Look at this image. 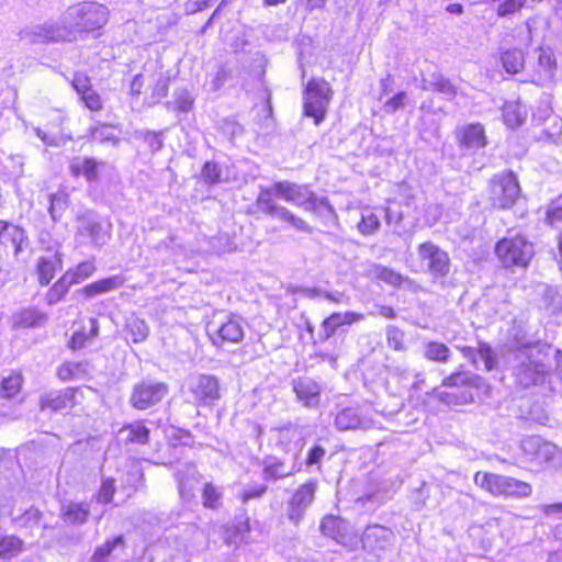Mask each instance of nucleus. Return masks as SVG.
I'll list each match as a JSON object with an SVG mask.
<instances>
[{"mask_svg": "<svg viewBox=\"0 0 562 562\" xmlns=\"http://www.w3.org/2000/svg\"><path fill=\"white\" fill-rule=\"evenodd\" d=\"M90 510L87 505L79 503L72 506V524H83L88 520Z\"/></svg>", "mask_w": 562, "mask_h": 562, "instance_id": "50", "label": "nucleus"}, {"mask_svg": "<svg viewBox=\"0 0 562 562\" xmlns=\"http://www.w3.org/2000/svg\"><path fill=\"white\" fill-rule=\"evenodd\" d=\"M526 4V0H504L498 4L496 13L498 16H507L519 12Z\"/></svg>", "mask_w": 562, "mask_h": 562, "instance_id": "46", "label": "nucleus"}, {"mask_svg": "<svg viewBox=\"0 0 562 562\" xmlns=\"http://www.w3.org/2000/svg\"><path fill=\"white\" fill-rule=\"evenodd\" d=\"M389 530L383 526H367L360 538L362 548L369 551L383 549L389 540Z\"/></svg>", "mask_w": 562, "mask_h": 562, "instance_id": "22", "label": "nucleus"}, {"mask_svg": "<svg viewBox=\"0 0 562 562\" xmlns=\"http://www.w3.org/2000/svg\"><path fill=\"white\" fill-rule=\"evenodd\" d=\"M340 430L360 429L364 427L361 416L355 408L346 407L338 412L335 419Z\"/></svg>", "mask_w": 562, "mask_h": 562, "instance_id": "32", "label": "nucleus"}, {"mask_svg": "<svg viewBox=\"0 0 562 562\" xmlns=\"http://www.w3.org/2000/svg\"><path fill=\"white\" fill-rule=\"evenodd\" d=\"M209 340L216 348L239 344L244 340L243 318L236 313H214L205 324Z\"/></svg>", "mask_w": 562, "mask_h": 562, "instance_id": "5", "label": "nucleus"}, {"mask_svg": "<svg viewBox=\"0 0 562 562\" xmlns=\"http://www.w3.org/2000/svg\"><path fill=\"white\" fill-rule=\"evenodd\" d=\"M289 473L284 471L283 462H274L263 468V477L266 480H278L285 477Z\"/></svg>", "mask_w": 562, "mask_h": 562, "instance_id": "47", "label": "nucleus"}, {"mask_svg": "<svg viewBox=\"0 0 562 562\" xmlns=\"http://www.w3.org/2000/svg\"><path fill=\"white\" fill-rule=\"evenodd\" d=\"M58 375L61 380H68L70 378V367L67 364L61 366L58 369Z\"/></svg>", "mask_w": 562, "mask_h": 562, "instance_id": "63", "label": "nucleus"}, {"mask_svg": "<svg viewBox=\"0 0 562 562\" xmlns=\"http://www.w3.org/2000/svg\"><path fill=\"white\" fill-rule=\"evenodd\" d=\"M213 1L214 0H195L194 8L192 11L193 12L203 11L206 8H209L213 3Z\"/></svg>", "mask_w": 562, "mask_h": 562, "instance_id": "58", "label": "nucleus"}, {"mask_svg": "<svg viewBox=\"0 0 562 562\" xmlns=\"http://www.w3.org/2000/svg\"><path fill=\"white\" fill-rule=\"evenodd\" d=\"M459 351L462 353V356L473 363L475 362L473 358L474 351L482 358L484 361V367L486 371H492L495 368V357L494 351L491 347V345L486 341L480 340L477 342L476 349L470 347V346H460L458 347Z\"/></svg>", "mask_w": 562, "mask_h": 562, "instance_id": "27", "label": "nucleus"}, {"mask_svg": "<svg viewBox=\"0 0 562 562\" xmlns=\"http://www.w3.org/2000/svg\"><path fill=\"white\" fill-rule=\"evenodd\" d=\"M95 271V266L91 261H85L79 263L76 267V270L72 272V283L79 282L83 279L89 278Z\"/></svg>", "mask_w": 562, "mask_h": 562, "instance_id": "48", "label": "nucleus"}, {"mask_svg": "<svg viewBox=\"0 0 562 562\" xmlns=\"http://www.w3.org/2000/svg\"><path fill=\"white\" fill-rule=\"evenodd\" d=\"M473 481L482 491L498 498L522 499L533 492L529 482L488 471H476Z\"/></svg>", "mask_w": 562, "mask_h": 562, "instance_id": "3", "label": "nucleus"}, {"mask_svg": "<svg viewBox=\"0 0 562 562\" xmlns=\"http://www.w3.org/2000/svg\"><path fill=\"white\" fill-rule=\"evenodd\" d=\"M417 255L432 280H443L449 277L452 266L449 252L432 240L420 243L417 246Z\"/></svg>", "mask_w": 562, "mask_h": 562, "instance_id": "8", "label": "nucleus"}, {"mask_svg": "<svg viewBox=\"0 0 562 562\" xmlns=\"http://www.w3.org/2000/svg\"><path fill=\"white\" fill-rule=\"evenodd\" d=\"M266 492H267L266 485H258L254 488L244 491L241 494V501L248 502L250 499L260 498L261 496L265 495Z\"/></svg>", "mask_w": 562, "mask_h": 562, "instance_id": "53", "label": "nucleus"}, {"mask_svg": "<svg viewBox=\"0 0 562 562\" xmlns=\"http://www.w3.org/2000/svg\"><path fill=\"white\" fill-rule=\"evenodd\" d=\"M386 342L390 348L395 351L405 349L404 331L398 327L389 326L386 329Z\"/></svg>", "mask_w": 562, "mask_h": 562, "instance_id": "44", "label": "nucleus"}, {"mask_svg": "<svg viewBox=\"0 0 562 562\" xmlns=\"http://www.w3.org/2000/svg\"><path fill=\"white\" fill-rule=\"evenodd\" d=\"M369 277L376 283H385L395 289H400L406 281V278L400 272L390 267L381 265H375L372 267L369 270Z\"/></svg>", "mask_w": 562, "mask_h": 562, "instance_id": "23", "label": "nucleus"}, {"mask_svg": "<svg viewBox=\"0 0 562 562\" xmlns=\"http://www.w3.org/2000/svg\"><path fill=\"white\" fill-rule=\"evenodd\" d=\"M522 457L529 464L538 469L550 465L557 454V447L539 436L525 438L520 445Z\"/></svg>", "mask_w": 562, "mask_h": 562, "instance_id": "11", "label": "nucleus"}, {"mask_svg": "<svg viewBox=\"0 0 562 562\" xmlns=\"http://www.w3.org/2000/svg\"><path fill=\"white\" fill-rule=\"evenodd\" d=\"M493 252L502 269L527 270L536 258V245L522 233L507 234L496 240Z\"/></svg>", "mask_w": 562, "mask_h": 562, "instance_id": "2", "label": "nucleus"}, {"mask_svg": "<svg viewBox=\"0 0 562 562\" xmlns=\"http://www.w3.org/2000/svg\"><path fill=\"white\" fill-rule=\"evenodd\" d=\"M250 531V522L248 518H245L244 521L240 524V527H229L227 528L228 537L232 538L236 536L237 532H240L241 535H245Z\"/></svg>", "mask_w": 562, "mask_h": 562, "instance_id": "55", "label": "nucleus"}, {"mask_svg": "<svg viewBox=\"0 0 562 562\" xmlns=\"http://www.w3.org/2000/svg\"><path fill=\"white\" fill-rule=\"evenodd\" d=\"M116 493L115 480L106 477L102 481L99 491L95 494V499L101 504H109L113 501Z\"/></svg>", "mask_w": 562, "mask_h": 562, "instance_id": "42", "label": "nucleus"}, {"mask_svg": "<svg viewBox=\"0 0 562 562\" xmlns=\"http://www.w3.org/2000/svg\"><path fill=\"white\" fill-rule=\"evenodd\" d=\"M321 532L340 544L347 542L348 529L347 524L340 517L326 515L319 525Z\"/></svg>", "mask_w": 562, "mask_h": 562, "instance_id": "20", "label": "nucleus"}, {"mask_svg": "<svg viewBox=\"0 0 562 562\" xmlns=\"http://www.w3.org/2000/svg\"><path fill=\"white\" fill-rule=\"evenodd\" d=\"M20 519L24 521V525H27L29 522H33L37 525L41 520V513L38 510L29 509L25 510L21 516Z\"/></svg>", "mask_w": 562, "mask_h": 562, "instance_id": "54", "label": "nucleus"}, {"mask_svg": "<svg viewBox=\"0 0 562 562\" xmlns=\"http://www.w3.org/2000/svg\"><path fill=\"white\" fill-rule=\"evenodd\" d=\"M423 356L429 362L446 364L451 360L452 351L442 341L429 340L424 344Z\"/></svg>", "mask_w": 562, "mask_h": 562, "instance_id": "28", "label": "nucleus"}, {"mask_svg": "<svg viewBox=\"0 0 562 562\" xmlns=\"http://www.w3.org/2000/svg\"><path fill=\"white\" fill-rule=\"evenodd\" d=\"M124 281L125 279L122 276H112L99 279L85 285L79 291V294H81L86 299H90L121 288L124 284Z\"/></svg>", "mask_w": 562, "mask_h": 562, "instance_id": "21", "label": "nucleus"}, {"mask_svg": "<svg viewBox=\"0 0 562 562\" xmlns=\"http://www.w3.org/2000/svg\"><path fill=\"white\" fill-rule=\"evenodd\" d=\"M446 11L451 14H461L463 12V7L460 3H450L447 5Z\"/></svg>", "mask_w": 562, "mask_h": 562, "instance_id": "60", "label": "nucleus"}, {"mask_svg": "<svg viewBox=\"0 0 562 562\" xmlns=\"http://www.w3.org/2000/svg\"><path fill=\"white\" fill-rule=\"evenodd\" d=\"M483 378L481 375L473 374L467 371L463 366H460L441 380V386L460 391L458 393L443 392L439 398L448 405L470 404L474 401L472 391L480 390Z\"/></svg>", "mask_w": 562, "mask_h": 562, "instance_id": "6", "label": "nucleus"}, {"mask_svg": "<svg viewBox=\"0 0 562 562\" xmlns=\"http://www.w3.org/2000/svg\"><path fill=\"white\" fill-rule=\"evenodd\" d=\"M24 550V541L15 535L0 537V559L10 561L21 554Z\"/></svg>", "mask_w": 562, "mask_h": 562, "instance_id": "30", "label": "nucleus"}, {"mask_svg": "<svg viewBox=\"0 0 562 562\" xmlns=\"http://www.w3.org/2000/svg\"><path fill=\"white\" fill-rule=\"evenodd\" d=\"M24 376L22 372L13 370L0 381V398L10 401L15 398L23 389Z\"/></svg>", "mask_w": 562, "mask_h": 562, "instance_id": "26", "label": "nucleus"}, {"mask_svg": "<svg viewBox=\"0 0 562 562\" xmlns=\"http://www.w3.org/2000/svg\"><path fill=\"white\" fill-rule=\"evenodd\" d=\"M196 405H211L222 396L220 381L212 374H200L190 387Z\"/></svg>", "mask_w": 562, "mask_h": 562, "instance_id": "14", "label": "nucleus"}, {"mask_svg": "<svg viewBox=\"0 0 562 562\" xmlns=\"http://www.w3.org/2000/svg\"><path fill=\"white\" fill-rule=\"evenodd\" d=\"M504 124L512 130L522 125L526 120V112L522 106L516 102H507L502 109Z\"/></svg>", "mask_w": 562, "mask_h": 562, "instance_id": "31", "label": "nucleus"}, {"mask_svg": "<svg viewBox=\"0 0 562 562\" xmlns=\"http://www.w3.org/2000/svg\"><path fill=\"white\" fill-rule=\"evenodd\" d=\"M405 98L406 93L404 91L395 93L385 102L386 110L390 112H396L398 109L403 106Z\"/></svg>", "mask_w": 562, "mask_h": 562, "instance_id": "52", "label": "nucleus"}, {"mask_svg": "<svg viewBox=\"0 0 562 562\" xmlns=\"http://www.w3.org/2000/svg\"><path fill=\"white\" fill-rule=\"evenodd\" d=\"M334 91L324 78H311L303 92V114L319 125L326 117Z\"/></svg>", "mask_w": 562, "mask_h": 562, "instance_id": "7", "label": "nucleus"}, {"mask_svg": "<svg viewBox=\"0 0 562 562\" xmlns=\"http://www.w3.org/2000/svg\"><path fill=\"white\" fill-rule=\"evenodd\" d=\"M317 484L307 481L299 485L289 499V519L295 525L303 520L306 508L313 503Z\"/></svg>", "mask_w": 562, "mask_h": 562, "instance_id": "13", "label": "nucleus"}, {"mask_svg": "<svg viewBox=\"0 0 562 562\" xmlns=\"http://www.w3.org/2000/svg\"><path fill=\"white\" fill-rule=\"evenodd\" d=\"M562 222V193L552 199L544 213V223L548 226H555Z\"/></svg>", "mask_w": 562, "mask_h": 562, "instance_id": "38", "label": "nucleus"}, {"mask_svg": "<svg viewBox=\"0 0 562 562\" xmlns=\"http://www.w3.org/2000/svg\"><path fill=\"white\" fill-rule=\"evenodd\" d=\"M457 140L460 147L480 149L487 145L484 126L480 123H470L457 130Z\"/></svg>", "mask_w": 562, "mask_h": 562, "instance_id": "16", "label": "nucleus"}, {"mask_svg": "<svg viewBox=\"0 0 562 562\" xmlns=\"http://www.w3.org/2000/svg\"><path fill=\"white\" fill-rule=\"evenodd\" d=\"M326 4V0H306V5L310 10L321 9Z\"/></svg>", "mask_w": 562, "mask_h": 562, "instance_id": "61", "label": "nucleus"}, {"mask_svg": "<svg viewBox=\"0 0 562 562\" xmlns=\"http://www.w3.org/2000/svg\"><path fill=\"white\" fill-rule=\"evenodd\" d=\"M380 225L381 224H380L379 215L376 213H374L373 211L366 209L361 213V217L357 224V228L360 234H362L364 236H369V235H372L375 232H378L380 228Z\"/></svg>", "mask_w": 562, "mask_h": 562, "instance_id": "35", "label": "nucleus"}, {"mask_svg": "<svg viewBox=\"0 0 562 562\" xmlns=\"http://www.w3.org/2000/svg\"><path fill=\"white\" fill-rule=\"evenodd\" d=\"M72 87L80 95V100L85 106L92 112H99L102 110L103 104L99 93L90 85V80L82 74H77L72 80Z\"/></svg>", "mask_w": 562, "mask_h": 562, "instance_id": "17", "label": "nucleus"}, {"mask_svg": "<svg viewBox=\"0 0 562 562\" xmlns=\"http://www.w3.org/2000/svg\"><path fill=\"white\" fill-rule=\"evenodd\" d=\"M557 69V59L550 49L540 48L537 65L533 68L532 82L542 86L552 80Z\"/></svg>", "mask_w": 562, "mask_h": 562, "instance_id": "19", "label": "nucleus"}, {"mask_svg": "<svg viewBox=\"0 0 562 562\" xmlns=\"http://www.w3.org/2000/svg\"><path fill=\"white\" fill-rule=\"evenodd\" d=\"M27 240V233L22 226L0 220V257L18 256Z\"/></svg>", "mask_w": 562, "mask_h": 562, "instance_id": "12", "label": "nucleus"}, {"mask_svg": "<svg viewBox=\"0 0 562 562\" xmlns=\"http://www.w3.org/2000/svg\"><path fill=\"white\" fill-rule=\"evenodd\" d=\"M501 63L507 74L516 75L525 67V54L519 48H508L501 53Z\"/></svg>", "mask_w": 562, "mask_h": 562, "instance_id": "29", "label": "nucleus"}, {"mask_svg": "<svg viewBox=\"0 0 562 562\" xmlns=\"http://www.w3.org/2000/svg\"><path fill=\"white\" fill-rule=\"evenodd\" d=\"M543 512L546 515L562 513V503H552L544 506Z\"/></svg>", "mask_w": 562, "mask_h": 562, "instance_id": "57", "label": "nucleus"}, {"mask_svg": "<svg viewBox=\"0 0 562 562\" xmlns=\"http://www.w3.org/2000/svg\"><path fill=\"white\" fill-rule=\"evenodd\" d=\"M61 260L56 255L41 257L36 265V274L41 285H47L61 270Z\"/></svg>", "mask_w": 562, "mask_h": 562, "instance_id": "24", "label": "nucleus"}, {"mask_svg": "<svg viewBox=\"0 0 562 562\" xmlns=\"http://www.w3.org/2000/svg\"><path fill=\"white\" fill-rule=\"evenodd\" d=\"M169 393L165 382L140 381L136 383L130 394V404L137 411H146L160 403Z\"/></svg>", "mask_w": 562, "mask_h": 562, "instance_id": "10", "label": "nucleus"}, {"mask_svg": "<svg viewBox=\"0 0 562 562\" xmlns=\"http://www.w3.org/2000/svg\"><path fill=\"white\" fill-rule=\"evenodd\" d=\"M363 318L362 314L353 311H347L345 313L334 312L323 319L322 333L319 335L321 341H327L331 338L342 325H351Z\"/></svg>", "mask_w": 562, "mask_h": 562, "instance_id": "15", "label": "nucleus"}, {"mask_svg": "<svg viewBox=\"0 0 562 562\" xmlns=\"http://www.w3.org/2000/svg\"><path fill=\"white\" fill-rule=\"evenodd\" d=\"M431 86L435 92H440L448 95H456L457 93L454 85L449 79L442 77L432 81Z\"/></svg>", "mask_w": 562, "mask_h": 562, "instance_id": "49", "label": "nucleus"}, {"mask_svg": "<svg viewBox=\"0 0 562 562\" xmlns=\"http://www.w3.org/2000/svg\"><path fill=\"white\" fill-rule=\"evenodd\" d=\"M278 198L288 203L302 206L310 213H318L321 210L334 212L326 198H319L313 191L289 181H278L270 187L260 188L256 205L262 213L277 216L281 210L277 203Z\"/></svg>", "mask_w": 562, "mask_h": 562, "instance_id": "1", "label": "nucleus"}, {"mask_svg": "<svg viewBox=\"0 0 562 562\" xmlns=\"http://www.w3.org/2000/svg\"><path fill=\"white\" fill-rule=\"evenodd\" d=\"M324 297L333 303H336V304H339L342 302V294H340V293L334 294L330 292H326V293H324Z\"/></svg>", "mask_w": 562, "mask_h": 562, "instance_id": "62", "label": "nucleus"}, {"mask_svg": "<svg viewBox=\"0 0 562 562\" xmlns=\"http://www.w3.org/2000/svg\"><path fill=\"white\" fill-rule=\"evenodd\" d=\"M281 221L289 224L292 228L300 233H312L313 228L306 223V221L286 207H281L279 214L277 215Z\"/></svg>", "mask_w": 562, "mask_h": 562, "instance_id": "36", "label": "nucleus"}, {"mask_svg": "<svg viewBox=\"0 0 562 562\" xmlns=\"http://www.w3.org/2000/svg\"><path fill=\"white\" fill-rule=\"evenodd\" d=\"M125 331L127 337L134 342H143L149 334L148 325L144 319L134 317L126 322Z\"/></svg>", "mask_w": 562, "mask_h": 562, "instance_id": "33", "label": "nucleus"}, {"mask_svg": "<svg viewBox=\"0 0 562 562\" xmlns=\"http://www.w3.org/2000/svg\"><path fill=\"white\" fill-rule=\"evenodd\" d=\"M325 456V449L318 445H314L306 457L305 463L306 465H314L321 462V460Z\"/></svg>", "mask_w": 562, "mask_h": 562, "instance_id": "51", "label": "nucleus"}, {"mask_svg": "<svg viewBox=\"0 0 562 562\" xmlns=\"http://www.w3.org/2000/svg\"><path fill=\"white\" fill-rule=\"evenodd\" d=\"M70 288V280L67 274H64L54 285L49 289L47 293V301L49 304H56L68 293Z\"/></svg>", "mask_w": 562, "mask_h": 562, "instance_id": "41", "label": "nucleus"}, {"mask_svg": "<svg viewBox=\"0 0 562 562\" xmlns=\"http://www.w3.org/2000/svg\"><path fill=\"white\" fill-rule=\"evenodd\" d=\"M551 562H562V549L551 555Z\"/></svg>", "mask_w": 562, "mask_h": 562, "instance_id": "64", "label": "nucleus"}, {"mask_svg": "<svg viewBox=\"0 0 562 562\" xmlns=\"http://www.w3.org/2000/svg\"><path fill=\"white\" fill-rule=\"evenodd\" d=\"M224 1L221 2V4L214 10V12L211 14V16L209 18V20L205 22V24L201 27L200 30V33H204L207 27L212 24L213 20L215 19V16L220 13L221 11V8L223 5Z\"/></svg>", "mask_w": 562, "mask_h": 562, "instance_id": "59", "label": "nucleus"}, {"mask_svg": "<svg viewBox=\"0 0 562 562\" xmlns=\"http://www.w3.org/2000/svg\"><path fill=\"white\" fill-rule=\"evenodd\" d=\"M43 314L34 310H23L19 314L18 324L22 327H34L42 324Z\"/></svg>", "mask_w": 562, "mask_h": 562, "instance_id": "45", "label": "nucleus"}, {"mask_svg": "<svg viewBox=\"0 0 562 562\" xmlns=\"http://www.w3.org/2000/svg\"><path fill=\"white\" fill-rule=\"evenodd\" d=\"M378 313L386 319H394L396 317V312L392 306L382 305L379 307Z\"/></svg>", "mask_w": 562, "mask_h": 562, "instance_id": "56", "label": "nucleus"}, {"mask_svg": "<svg viewBox=\"0 0 562 562\" xmlns=\"http://www.w3.org/2000/svg\"><path fill=\"white\" fill-rule=\"evenodd\" d=\"M121 431L126 432V445H148L150 440V430L143 420H136L124 424Z\"/></svg>", "mask_w": 562, "mask_h": 562, "instance_id": "25", "label": "nucleus"}, {"mask_svg": "<svg viewBox=\"0 0 562 562\" xmlns=\"http://www.w3.org/2000/svg\"><path fill=\"white\" fill-rule=\"evenodd\" d=\"M109 20V9L98 2H83L78 5L75 26L81 33H98Z\"/></svg>", "mask_w": 562, "mask_h": 562, "instance_id": "9", "label": "nucleus"}, {"mask_svg": "<svg viewBox=\"0 0 562 562\" xmlns=\"http://www.w3.org/2000/svg\"><path fill=\"white\" fill-rule=\"evenodd\" d=\"M101 164L93 158H85L83 161L72 168V173L76 176L82 175L88 181H94L99 175Z\"/></svg>", "mask_w": 562, "mask_h": 562, "instance_id": "40", "label": "nucleus"}, {"mask_svg": "<svg viewBox=\"0 0 562 562\" xmlns=\"http://www.w3.org/2000/svg\"><path fill=\"white\" fill-rule=\"evenodd\" d=\"M125 540L122 535L116 536L110 540H106L103 544L99 546L93 554L92 560L94 562H108L109 557L117 547H124Z\"/></svg>", "mask_w": 562, "mask_h": 562, "instance_id": "34", "label": "nucleus"}, {"mask_svg": "<svg viewBox=\"0 0 562 562\" xmlns=\"http://www.w3.org/2000/svg\"><path fill=\"white\" fill-rule=\"evenodd\" d=\"M98 330L99 327L97 321L94 318H89L87 331L76 330L72 334V349L83 347L87 341L98 335Z\"/></svg>", "mask_w": 562, "mask_h": 562, "instance_id": "39", "label": "nucleus"}, {"mask_svg": "<svg viewBox=\"0 0 562 562\" xmlns=\"http://www.w3.org/2000/svg\"><path fill=\"white\" fill-rule=\"evenodd\" d=\"M486 195L492 210H513L522 196L518 176L513 170L493 175L487 181Z\"/></svg>", "mask_w": 562, "mask_h": 562, "instance_id": "4", "label": "nucleus"}, {"mask_svg": "<svg viewBox=\"0 0 562 562\" xmlns=\"http://www.w3.org/2000/svg\"><path fill=\"white\" fill-rule=\"evenodd\" d=\"M293 391L304 406L315 407L319 404L322 387L315 380L307 376L300 378L294 382Z\"/></svg>", "mask_w": 562, "mask_h": 562, "instance_id": "18", "label": "nucleus"}, {"mask_svg": "<svg viewBox=\"0 0 562 562\" xmlns=\"http://www.w3.org/2000/svg\"><path fill=\"white\" fill-rule=\"evenodd\" d=\"M222 492L211 482L204 483L202 487V504L207 509L221 507Z\"/></svg>", "mask_w": 562, "mask_h": 562, "instance_id": "37", "label": "nucleus"}, {"mask_svg": "<svg viewBox=\"0 0 562 562\" xmlns=\"http://www.w3.org/2000/svg\"><path fill=\"white\" fill-rule=\"evenodd\" d=\"M202 179L207 184H216L222 180V171L220 166L214 161H206L202 168Z\"/></svg>", "mask_w": 562, "mask_h": 562, "instance_id": "43", "label": "nucleus"}]
</instances>
